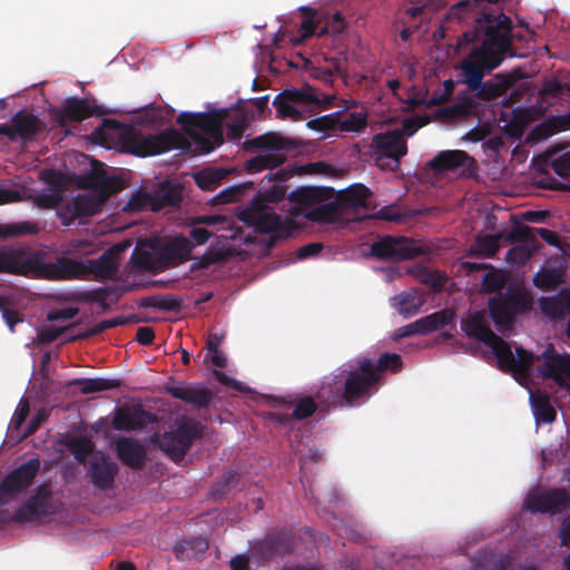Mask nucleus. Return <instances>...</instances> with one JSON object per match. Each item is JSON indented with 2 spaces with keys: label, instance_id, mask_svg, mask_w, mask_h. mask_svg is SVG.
<instances>
[{
  "label": "nucleus",
  "instance_id": "1",
  "mask_svg": "<svg viewBox=\"0 0 570 570\" xmlns=\"http://www.w3.org/2000/svg\"><path fill=\"white\" fill-rule=\"evenodd\" d=\"M185 134L175 128L157 134H144L130 130L124 136L125 149L138 157L161 155L174 149L191 150L196 154H209L224 142L222 120L204 112H181L177 117Z\"/></svg>",
  "mask_w": 570,
  "mask_h": 570
},
{
  "label": "nucleus",
  "instance_id": "2",
  "mask_svg": "<svg viewBox=\"0 0 570 570\" xmlns=\"http://www.w3.org/2000/svg\"><path fill=\"white\" fill-rule=\"evenodd\" d=\"M402 364L396 353H383L376 362L370 357L357 358L345 364L332 382L323 384L316 396L327 406H360L377 392L384 372L397 373Z\"/></svg>",
  "mask_w": 570,
  "mask_h": 570
},
{
  "label": "nucleus",
  "instance_id": "3",
  "mask_svg": "<svg viewBox=\"0 0 570 570\" xmlns=\"http://www.w3.org/2000/svg\"><path fill=\"white\" fill-rule=\"evenodd\" d=\"M480 22L484 26L485 37L461 62L462 82L471 90H476L485 72L498 68L512 49V21L508 16L484 13Z\"/></svg>",
  "mask_w": 570,
  "mask_h": 570
},
{
  "label": "nucleus",
  "instance_id": "4",
  "mask_svg": "<svg viewBox=\"0 0 570 570\" xmlns=\"http://www.w3.org/2000/svg\"><path fill=\"white\" fill-rule=\"evenodd\" d=\"M461 328L466 336L484 343L492 350L500 370L519 375L529 374L533 354L521 346L515 347L514 354L509 343L490 328L484 311H478L463 320Z\"/></svg>",
  "mask_w": 570,
  "mask_h": 570
},
{
  "label": "nucleus",
  "instance_id": "5",
  "mask_svg": "<svg viewBox=\"0 0 570 570\" xmlns=\"http://www.w3.org/2000/svg\"><path fill=\"white\" fill-rule=\"evenodd\" d=\"M487 287L490 292H495L489 298V313L495 327L502 333L513 327L519 315L532 309V293L521 283H510L504 287L502 281H495L488 283Z\"/></svg>",
  "mask_w": 570,
  "mask_h": 570
},
{
  "label": "nucleus",
  "instance_id": "6",
  "mask_svg": "<svg viewBox=\"0 0 570 570\" xmlns=\"http://www.w3.org/2000/svg\"><path fill=\"white\" fill-rule=\"evenodd\" d=\"M299 146L298 140L285 137L278 132H267L248 139L244 142L246 150H263L248 159L245 168L250 174L261 173L265 169H275L286 160V156L279 154L281 150H294Z\"/></svg>",
  "mask_w": 570,
  "mask_h": 570
},
{
  "label": "nucleus",
  "instance_id": "7",
  "mask_svg": "<svg viewBox=\"0 0 570 570\" xmlns=\"http://www.w3.org/2000/svg\"><path fill=\"white\" fill-rule=\"evenodd\" d=\"M335 194L332 187H302L294 190L289 199L302 206H314L308 209L305 217L315 223H333L341 219L344 214L342 205L337 200L322 204L331 199Z\"/></svg>",
  "mask_w": 570,
  "mask_h": 570
},
{
  "label": "nucleus",
  "instance_id": "8",
  "mask_svg": "<svg viewBox=\"0 0 570 570\" xmlns=\"http://www.w3.org/2000/svg\"><path fill=\"white\" fill-rule=\"evenodd\" d=\"M200 435L202 425L194 419L183 417L175 422L170 431L161 435L155 434L151 440L168 458L179 462Z\"/></svg>",
  "mask_w": 570,
  "mask_h": 570
},
{
  "label": "nucleus",
  "instance_id": "9",
  "mask_svg": "<svg viewBox=\"0 0 570 570\" xmlns=\"http://www.w3.org/2000/svg\"><path fill=\"white\" fill-rule=\"evenodd\" d=\"M296 547V538L288 529H274L263 539L250 543V558L258 566H266L271 561L292 553Z\"/></svg>",
  "mask_w": 570,
  "mask_h": 570
},
{
  "label": "nucleus",
  "instance_id": "10",
  "mask_svg": "<svg viewBox=\"0 0 570 570\" xmlns=\"http://www.w3.org/2000/svg\"><path fill=\"white\" fill-rule=\"evenodd\" d=\"M247 226L259 233H273L269 239L273 245L277 239L288 236V232L281 228V216L272 207L264 204L262 197H255L238 215Z\"/></svg>",
  "mask_w": 570,
  "mask_h": 570
},
{
  "label": "nucleus",
  "instance_id": "11",
  "mask_svg": "<svg viewBox=\"0 0 570 570\" xmlns=\"http://www.w3.org/2000/svg\"><path fill=\"white\" fill-rule=\"evenodd\" d=\"M35 278L49 281L82 279L86 277V263L68 257H58L47 263L40 253H36Z\"/></svg>",
  "mask_w": 570,
  "mask_h": 570
},
{
  "label": "nucleus",
  "instance_id": "12",
  "mask_svg": "<svg viewBox=\"0 0 570 570\" xmlns=\"http://www.w3.org/2000/svg\"><path fill=\"white\" fill-rule=\"evenodd\" d=\"M425 254V249L406 237L385 236L371 245V255L380 261L400 262Z\"/></svg>",
  "mask_w": 570,
  "mask_h": 570
},
{
  "label": "nucleus",
  "instance_id": "13",
  "mask_svg": "<svg viewBox=\"0 0 570 570\" xmlns=\"http://www.w3.org/2000/svg\"><path fill=\"white\" fill-rule=\"evenodd\" d=\"M52 499L51 483L43 482L39 484L28 500L16 510L12 520L24 523L53 513Z\"/></svg>",
  "mask_w": 570,
  "mask_h": 570
},
{
  "label": "nucleus",
  "instance_id": "14",
  "mask_svg": "<svg viewBox=\"0 0 570 570\" xmlns=\"http://www.w3.org/2000/svg\"><path fill=\"white\" fill-rule=\"evenodd\" d=\"M315 88L304 83L301 88L285 89L277 94L273 100L277 118L299 121L303 114L295 105H306V101H315Z\"/></svg>",
  "mask_w": 570,
  "mask_h": 570
},
{
  "label": "nucleus",
  "instance_id": "15",
  "mask_svg": "<svg viewBox=\"0 0 570 570\" xmlns=\"http://www.w3.org/2000/svg\"><path fill=\"white\" fill-rule=\"evenodd\" d=\"M40 468V459L32 458L8 473L0 483V501L26 491L33 483Z\"/></svg>",
  "mask_w": 570,
  "mask_h": 570
},
{
  "label": "nucleus",
  "instance_id": "16",
  "mask_svg": "<svg viewBox=\"0 0 570 570\" xmlns=\"http://www.w3.org/2000/svg\"><path fill=\"white\" fill-rule=\"evenodd\" d=\"M533 357L532 363L542 360L539 371L543 379L553 380L562 390H570V354H558L549 344L540 356Z\"/></svg>",
  "mask_w": 570,
  "mask_h": 570
},
{
  "label": "nucleus",
  "instance_id": "17",
  "mask_svg": "<svg viewBox=\"0 0 570 570\" xmlns=\"http://www.w3.org/2000/svg\"><path fill=\"white\" fill-rule=\"evenodd\" d=\"M180 202V188L168 181H164L160 183L153 193H144L132 197L129 205L138 209L149 207L153 212H158L166 207L179 206Z\"/></svg>",
  "mask_w": 570,
  "mask_h": 570
},
{
  "label": "nucleus",
  "instance_id": "18",
  "mask_svg": "<svg viewBox=\"0 0 570 570\" xmlns=\"http://www.w3.org/2000/svg\"><path fill=\"white\" fill-rule=\"evenodd\" d=\"M36 253L27 247L0 246V273L33 277Z\"/></svg>",
  "mask_w": 570,
  "mask_h": 570
},
{
  "label": "nucleus",
  "instance_id": "19",
  "mask_svg": "<svg viewBox=\"0 0 570 570\" xmlns=\"http://www.w3.org/2000/svg\"><path fill=\"white\" fill-rule=\"evenodd\" d=\"M43 128L42 121L27 110L16 112L9 124L0 125V135L10 140L21 139L28 141L33 139Z\"/></svg>",
  "mask_w": 570,
  "mask_h": 570
},
{
  "label": "nucleus",
  "instance_id": "20",
  "mask_svg": "<svg viewBox=\"0 0 570 570\" xmlns=\"http://www.w3.org/2000/svg\"><path fill=\"white\" fill-rule=\"evenodd\" d=\"M570 505V495L564 489L531 492L525 499V508L531 513L557 514Z\"/></svg>",
  "mask_w": 570,
  "mask_h": 570
},
{
  "label": "nucleus",
  "instance_id": "21",
  "mask_svg": "<svg viewBox=\"0 0 570 570\" xmlns=\"http://www.w3.org/2000/svg\"><path fill=\"white\" fill-rule=\"evenodd\" d=\"M474 163L473 157L464 150H442L426 163L425 169L431 171L435 177H439L448 173L464 171L472 167Z\"/></svg>",
  "mask_w": 570,
  "mask_h": 570
},
{
  "label": "nucleus",
  "instance_id": "22",
  "mask_svg": "<svg viewBox=\"0 0 570 570\" xmlns=\"http://www.w3.org/2000/svg\"><path fill=\"white\" fill-rule=\"evenodd\" d=\"M156 421V415L146 411L141 405H122L116 407L111 425L117 431H136L145 429Z\"/></svg>",
  "mask_w": 570,
  "mask_h": 570
},
{
  "label": "nucleus",
  "instance_id": "23",
  "mask_svg": "<svg viewBox=\"0 0 570 570\" xmlns=\"http://www.w3.org/2000/svg\"><path fill=\"white\" fill-rule=\"evenodd\" d=\"M193 244L183 236L177 235L158 248V262L160 268L175 267L191 258Z\"/></svg>",
  "mask_w": 570,
  "mask_h": 570
},
{
  "label": "nucleus",
  "instance_id": "24",
  "mask_svg": "<svg viewBox=\"0 0 570 570\" xmlns=\"http://www.w3.org/2000/svg\"><path fill=\"white\" fill-rule=\"evenodd\" d=\"M115 452L120 462L132 469L141 470L147 462V451L142 443L130 436H119L114 441Z\"/></svg>",
  "mask_w": 570,
  "mask_h": 570
},
{
  "label": "nucleus",
  "instance_id": "25",
  "mask_svg": "<svg viewBox=\"0 0 570 570\" xmlns=\"http://www.w3.org/2000/svg\"><path fill=\"white\" fill-rule=\"evenodd\" d=\"M165 392L170 396L196 405L197 407H207L214 399L212 390L202 385L177 383L166 385Z\"/></svg>",
  "mask_w": 570,
  "mask_h": 570
},
{
  "label": "nucleus",
  "instance_id": "26",
  "mask_svg": "<svg viewBox=\"0 0 570 570\" xmlns=\"http://www.w3.org/2000/svg\"><path fill=\"white\" fill-rule=\"evenodd\" d=\"M537 236H540L551 246L560 247V235L557 232L547 228H534L519 223L507 233L504 239L509 244H514V242H532L538 247Z\"/></svg>",
  "mask_w": 570,
  "mask_h": 570
},
{
  "label": "nucleus",
  "instance_id": "27",
  "mask_svg": "<svg viewBox=\"0 0 570 570\" xmlns=\"http://www.w3.org/2000/svg\"><path fill=\"white\" fill-rule=\"evenodd\" d=\"M519 79H521V73L518 70L510 73H497L492 80L482 82V85L476 89V97L482 100L499 98L505 95V92L513 87Z\"/></svg>",
  "mask_w": 570,
  "mask_h": 570
},
{
  "label": "nucleus",
  "instance_id": "28",
  "mask_svg": "<svg viewBox=\"0 0 570 570\" xmlns=\"http://www.w3.org/2000/svg\"><path fill=\"white\" fill-rule=\"evenodd\" d=\"M371 190L363 184H353L336 196L342 205L344 216L357 214L360 209H366V202L371 197Z\"/></svg>",
  "mask_w": 570,
  "mask_h": 570
},
{
  "label": "nucleus",
  "instance_id": "29",
  "mask_svg": "<svg viewBox=\"0 0 570 570\" xmlns=\"http://www.w3.org/2000/svg\"><path fill=\"white\" fill-rule=\"evenodd\" d=\"M373 144L382 156L391 158L394 161L395 167H399L400 158L407 151L406 141L397 131L376 135L373 138Z\"/></svg>",
  "mask_w": 570,
  "mask_h": 570
},
{
  "label": "nucleus",
  "instance_id": "30",
  "mask_svg": "<svg viewBox=\"0 0 570 570\" xmlns=\"http://www.w3.org/2000/svg\"><path fill=\"white\" fill-rule=\"evenodd\" d=\"M117 473L118 465L106 455L91 462L90 480L100 490L109 489L114 484Z\"/></svg>",
  "mask_w": 570,
  "mask_h": 570
},
{
  "label": "nucleus",
  "instance_id": "31",
  "mask_svg": "<svg viewBox=\"0 0 570 570\" xmlns=\"http://www.w3.org/2000/svg\"><path fill=\"white\" fill-rule=\"evenodd\" d=\"M541 313L551 320H559L570 314V288L564 287L553 296L541 297L538 301Z\"/></svg>",
  "mask_w": 570,
  "mask_h": 570
},
{
  "label": "nucleus",
  "instance_id": "32",
  "mask_svg": "<svg viewBox=\"0 0 570 570\" xmlns=\"http://www.w3.org/2000/svg\"><path fill=\"white\" fill-rule=\"evenodd\" d=\"M118 259L112 250L105 252L99 258L86 263V276L92 275L95 279H112L118 272Z\"/></svg>",
  "mask_w": 570,
  "mask_h": 570
},
{
  "label": "nucleus",
  "instance_id": "33",
  "mask_svg": "<svg viewBox=\"0 0 570 570\" xmlns=\"http://www.w3.org/2000/svg\"><path fill=\"white\" fill-rule=\"evenodd\" d=\"M63 117L71 121H82L94 115L101 116L105 111L98 106H90L85 98L70 97L62 105Z\"/></svg>",
  "mask_w": 570,
  "mask_h": 570
},
{
  "label": "nucleus",
  "instance_id": "34",
  "mask_svg": "<svg viewBox=\"0 0 570 570\" xmlns=\"http://www.w3.org/2000/svg\"><path fill=\"white\" fill-rule=\"evenodd\" d=\"M407 273L421 284L432 288L434 292H441L448 282V276L445 273L430 269L423 265H415L409 268Z\"/></svg>",
  "mask_w": 570,
  "mask_h": 570
},
{
  "label": "nucleus",
  "instance_id": "35",
  "mask_svg": "<svg viewBox=\"0 0 570 570\" xmlns=\"http://www.w3.org/2000/svg\"><path fill=\"white\" fill-rule=\"evenodd\" d=\"M564 274L562 267H543L534 274L532 282L541 291L551 292L564 283Z\"/></svg>",
  "mask_w": 570,
  "mask_h": 570
},
{
  "label": "nucleus",
  "instance_id": "36",
  "mask_svg": "<svg viewBox=\"0 0 570 570\" xmlns=\"http://www.w3.org/2000/svg\"><path fill=\"white\" fill-rule=\"evenodd\" d=\"M208 549V541L202 537L181 540L174 547V553L179 560L196 559Z\"/></svg>",
  "mask_w": 570,
  "mask_h": 570
},
{
  "label": "nucleus",
  "instance_id": "37",
  "mask_svg": "<svg viewBox=\"0 0 570 570\" xmlns=\"http://www.w3.org/2000/svg\"><path fill=\"white\" fill-rule=\"evenodd\" d=\"M501 238V234L475 237L474 243L469 249V256L479 258H490L494 256L500 248Z\"/></svg>",
  "mask_w": 570,
  "mask_h": 570
},
{
  "label": "nucleus",
  "instance_id": "38",
  "mask_svg": "<svg viewBox=\"0 0 570 570\" xmlns=\"http://www.w3.org/2000/svg\"><path fill=\"white\" fill-rule=\"evenodd\" d=\"M392 302L399 314L404 317H410L419 313L423 304V299L416 295V292H402L395 295Z\"/></svg>",
  "mask_w": 570,
  "mask_h": 570
},
{
  "label": "nucleus",
  "instance_id": "39",
  "mask_svg": "<svg viewBox=\"0 0 570 570\" xmlns=\"http://www.w3.org/2000/svg\"><path fill=\"white\" fill-rule=\"evenodd\" d=\"M141 307H154L163 311L178 312L183 306V299L171 294H157L140 299Z\"/></svg>",
  "mask_w": 570,
  "mask_h": 570
},
{
  "label": "nucleus",
  "instance_id": "40",
  "mask_svg": "<svg viewBox=\"0 0 570 570\" xmlns=\"http://www.w3.org/2000/svg\"><path fill=\"white\" fill-rule=\"evenodd\" d=\"M71 385H76L80 389L82 394H92L97 392L108 391L117 389L120 385L118 380L94 377V379H75Z\"/></svg>",
  "mask_w": 570,
  "mask_h": 570
},
{
  "label": "nucleus",
  "instance_id": "41",
  "mask_svg": "<svg viewBox=\"0 0 570 570\" xmlns=\"http://www.w3.org/2000/svg\"><path fill=\"white\" fill-rule=\"evenodd\" d=\"M531 403L533 414L537 421L543 423H552L557 419V411L550 403V397L547 394H532Z\"/></svg>",
  "mask_w": 570,
  "mask_h": 570
},
{
  "label": "nucleus",
  "instance_id": "42",
  "mask_svg": "<svg viewBox=\"0 0 570 570\" xmlns=\"http://www.w3.org/2000/svg\"><path fill=\"white\" fill-rule=\"evenodd\" d=\"M228 174L229 171L224 168H205L197 173L194 178L200 189L214 190Z\"/></svg>",
  "mask_w": 570,
  "mask_h": 570
},
{
  "label": "nucleus",
  "instance_id": "43",
  "mask_svg": "<svg viewBox=\"0 0 570 570\" xmlns=\"http://www.w3.org/2000/svg\"><path fill=\"white\" fill-rule=\"evenodd\" d=\"M452 320V314L448 311H440L424 316L416 321L419 335H425L442 328Z\"/></svg>",
  "mask_w": 570,
  "mask_h": 570
},
{
  "label": "nucleus",
  "instance_id": "44",
  "mask_svg": "<svg viewBox=\"0 0 570 570\" xmlns=\"http://www.w3.org/2000/svg\"><path fill=\"white\" fill-rule=\"evenodd\" d=\"M82 186L88 188L107 189L110 187L111 180L108 177L104 164L99 160L92 159L91 171L82 178Z\"/></svg>",
  "mask_w": 570,
  "mask_h": 570
},
{
  "label": "nucleus",
  "instance_id": "45",
  "mask_svg": "<svg viewBox=\"0 0 570 570\" xmlns=\"http://www.w3.org/2000/svg\"><path fill=\"white\" fill-rule=\"evenodd\" d=\"M41 230L39 225L33 222H18L9 224H0V239L9 237H18L23 235H36Z\"/></svg>",
  "mask_w": 570,
  "mask_h": 570
},
{
  "label": "nucleus",
  "instance_id": "46",
  "mask_svg": "<svg viewBox=\"0 0 570 570\" xmlns=\"http://www.w3.org/2000/svg\"><path fill=\"white\" fill-rule=\"evenodd\" d=\"M520 244L511 247L505 255V261L512 265H524L537 250L532 242H519Z\"/></svg>",
  "mask_w": 570,
  "mask_h": 570
},
{
  "label": "nucleus",
  "instance_id": "47",
  "mask_svg": "<svg viewBox=\"0 0 570 570\" xmlns=\"http://www.w3.org/2000/svg\"><path fill=\"white\" fill-rule=\"evenodd\" d=\"M130 261L132 267L139 271H163L160 262H158V250L153 254L148 250L135 249Z\"/></svg>",
  "mask_w": 570,
  "mask_h": 570
},
{
  "label": "nucleus",
  "instance_id": "48",
  "mask_svg": "<svg viewBox=\"0 0 570 570\" xmlns=\"http://www.w3.org/2000/svg\"><path fill=\"white\" fill-rule=\"evenodd\" d=\"M229 256H232V248L222 245L220 242H216L212 244L198 259L203 263L202 266L208 268L214 264L224 262Z\"/></svg>",
  "mask_w": 570,
  "mask_h": 570
},
{
  "label": "nucleus",
  "instance_id": "49",
  "mask_svg": "<svg viewBox=\"0 0 570 570\" xmlns=\"http://www.w3.org/2000/svg\"><path fill=\"white\" fill-rule=\"evenodd\" d=\"M101 203L102 199H97L96 197L85 195H78L72 200V210H75L80 218L94 216L99 212Z\"/></svg>",
  "mask_w": 570,
  "mask_h": 570
},
{
  "label": "nucleus",
  "instance_id": "50",
  "mask_svg": "<svg viewBox=\"0 0 570 570\" xmlns=\"http://www.w3.org/2000/svg\"><path fill=\"white\" fill-rule=\"evenodd\" d=\"M301 11L307 16L301 23V36L298 38H294L293 42L298 45L302 43L305 39L312 37L313 35L318 36L320 24L312 17L316 13V11L308 7H302Z\"/></svg>",
  "mask_w": 570,
  "mask_h": 570
},
{
  "label": "nucleus",
  "instance_id": "51",
  "mask_svg": "<svg viewBox=\"0 0 570 570\" xmlns=\"http://www.w3.org/2000/svg\"><path fill=\"white\" fill-rule=\"evenodd\" d=\"M566 83L560 82L557 78H546L539 89V97L547 101L549 99H558L562 96Z\"/></svg>",
  "mask_w": 570,
  "mask_h": 570
},
{
  "label": "nucleus",
  "instance_id": "52",
  "mask_svg": "<svg viewBox=\"0 0 570 570\" xmlns=\"http://www.w3.org/2000/svg\"><path fill=\"white\" fill-rule=\"evenodd\" d=\"M61 190L55 187L36 195L33 203L41 209H53L61 203Z\"/></svg>",
  "mask_w": 570,
  "mask_h": 570
},
{
  "label": "nucleus",
  "instance_id": "53",
  "mask_svg": "<svg viewBox=\"0 0 570 570\" xmlns=\"http://www.w3.org/2000/svg\"><path fill=\"white\" fill-rule=\"evenodd\" d=\"M68 446L73 458L80 463L86 461L95 448L92 441L87 438L72 439Z\"/></svg>",
  "mask_w": 570,
  "mask_h": 570
},
{
  "label": "nucleus",
  "instance_id": "54",
  "mask_svg": "<svg viewBox=\"0 0 570 570\" xmlns=\"http://www.w3.org/2000/svg\"><path fill=\"white\" fill-rule=\"evenodd\" d=\"M367 125L366 115L363 112H350L338 127L343 131H360Z\"/></svg>",
  "mask_w": 570,
  "mask_h": 570
},
{
  "label": "nucleus",
  "instance_id": "55",
  "mask_svg": "<svg viewBox=\"0 0 570 570\" xmlns=\"http://www.w3.org/2000/svg\"><path fill=\"white\" fill-rule=\"evenodd\" d=\"M340 112L325 115L307 121V127L316 131H327L338 127Z\"/></svg>",
  "mask_w": 570,
  "mask_h": 570
},
{
  "label": "nucleus",
  "instance_id": "56",
  "mask_svg": "<svg viewBox=\"0 0 570 570\" xmlns=\"http://www.w3.org/2000/svg\"><path fill=\"white\" fill-rule=\"evenodd\" d=\"M317 410V404L312 396L302 397L292 412L296 420H304L312 416Z\"/></svg>",
  "mask_w": 570,
  "mask_h": 570
},
{
  "label": "nucleus",
  "instance_id": "57",
  "mask_svg": "<svg viewBox=\"0 0 570 570\" xmlns=\"http://www.w3.org/2000/svg\"><path fill=\"white\" fill-rule=\"evenodd\" d=\"M0 312L2 313V317L11 332L14 331L16 324L22 322V317L19 312L10 307L9 301L2 296H0Z\"/></svg>",
  "mask_w": 570,
  "mask_h": 570
},
{
  "label": "nucleus",
  "instance_id": "58",
  "mask_svg": "<svg viewBox=\"0 0 570 570\" xmlns=\"http://www.w3.org/2000/svg\"><path fill=\"white\" fill-rule=\"evenodd\" d=\"M454 88L455 83L452 79L444 80L442 83V88H439L432 92L429 99V104L432 106L443 104L453 94Z\"/></svg>",
  "mask_w": 570,
  "mask_h": 570
},
{
  "label": "nucleus",
  "instance_id": "59",
  "mask_svg": "<svg viewBox=\"0 0 570 570\" xmlns=\"http://www.w3.org/2000/svg\"><path fill=\"white\" fill-rule=\"evenodd\" d=\"M346 28L345 18L341 12H335L326 26L320 28L318 36H325L327 33H341Z\"/></svg>",
  "mask_w": 570,
  "mask_h": 570
},
{
  "label": "nucleus",
  "instance_id": "60",
  "mask_svg": "<svg viewBox=\"0 0 570 570\" xmlns=\"http://www.w3.org/2000/svg\"><path fill=\"white\" fill-rule=\"evenodd\" d=\"M77 324L78 323L75 322L61 330L56 328V327L45 328L38 333L37 343L38 344H50V343L55 342L62 333L69 331L71 327H73Z\"/></svg>",
  "mask_w": 570,
  "mask_h": 570
},
{
  "label": "nucleus",
  "instance_id": "61",
  "mask_svg": "<svg viewBox=\"0 0 570 570\" xmlns=\"http://www.w3.org/2000/svg\"><path fill=\"white\" fill-rule=\"evenodd\" d=\"M286 189V186L276 184L266 188L264 193L257 197H262L264 199V204L266 205H268V203H277L285 198Z\"/></svg>",
  "mask_w": 570,
  "mask_h": 570
},
{
  "label": "nucleus",
  "instance_id": "62",
  "mask_svg": "<svg viewBox=\"0 0 570 570\" xmlns=\"http://www.w3.org/2000/svg\"><path fill=\"white\" fill-rule=\"evenodd\" d=\"M30 406L29 402L26 399H22L11 419L10 428L12 430H20L22 424L24 423L27 416L29 415Z\"/></svg>",
  "mask_w": 570,
  "mask_h": 570
},
{
  "label": "nucleus",
  "instance_id": "63",
  "mask_svg": "<svg viewBox=\"0 0 570 570\" xmlns=\"http://www.w3.org/2000/svg\"><path fill=\"white\" fill-rule=\"evenodd\" d=\"M551 167L553 171L560 177L570 176V151L563 153L552 160Z\"/></svg>",
  "mask_w": 570,
  "mask_h": 570
},
{
  "label": "nucleus",
  "instance_id": "64",
  "mask_svg": "<svg viewBox=\"0 0 570 570\" xmlns=\"http://www.w3.org/2000/svg\"><path fill=\"white\" fill-rule=\"evenodd\" d=\"M210 237H212V233L207 228L193 227L189 232V237H187V238L191 242L193 247H194L195 245L206 244Z\"/></svg>",
  "mask_w": 570,
  "mask_h": 570
}]
</instances>
